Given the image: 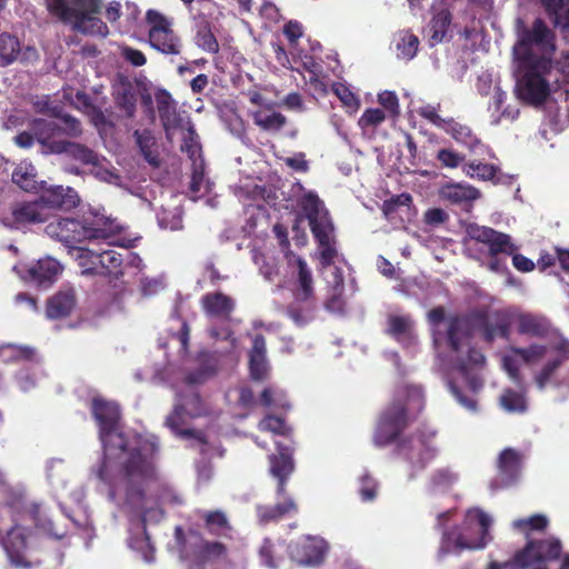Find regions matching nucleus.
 <instances>
[{
    "instance_id": "obj_27",
    "label": "nucleus",
    "mask_w": 569,
    "mask_h": 569,
    "mask_svg": "<svg viewBox=\"0 0 569 569\" xmlns=\"http://www.w3.org/2000/svg\"><path fill=\"white\" fill-rule=\"evenodd\" d=\"M250 375L253 380H263L269 372L266 357V341L262 336H256L249 353Z\"/></svg>"
},
{
    "instance_id": "obj_5",
    "label": "nucleus",
    "mask_w": 569,
    "mask_h": 569,
    "mask_svg": "<svg viewBox=\"0 0 569 569\" xmlns=\"http://www.w3.org/2000/svg\"><path fill=\"white\" fill-rule=\"evenodd\" d=\"M545 358H548L547 361L535 373V382L542 390L555 372L569 359L568 340L559 338L546 345L533 343L527 348H510L502 357V367L509 377L518 382L521 363L535 365Z\"/></svg>"
},
{
    "instance_id": "obj_9",
    "label": "nucleus",
    "mask_w": 569,
    "mask_h": 569,
    "mask_svg": "<svg viewBox=\"0 0 569 569\" xmlns=\"http://www.w3.org/2000/svg\"><path fill=\"white\" fill-rule=\"evenodd\" d=\"M100 0H47L49 11L79 32L106 37L107 24L97 17Z\"/></svg>"
},
{
    "instance_id": "obj_22",
    "label": "nucleus",
    "mask_w": 569,
    "mask_h": 569,
    "mask_svg": "<svg viewBox=\"0 0 569 569\" xmlns=\"http://www.w3.org/2000/svg\"><path fill=\"white\" fill-rule=\"evenodd\" d=\"M139 92V86L126 77L119 76L113 83L116 103L128 118H132L136 113Z\"/></svg>"
},
{
    "instance_id": "obj_54",
    "label": "nucleus",
    "mask_w": 569,
    "mask_h": 569,
    "mask_svg": "<svg viewBox=\"0 0 569 569\" xmlns=\"http://www.w3.org/2000/svg\"><path fill=\"white\" fill-rule=\"evenodd\" d=\"M196 41L200 48L208 52L216 53L219 50L218 41L207 24L199 27Z\"/></svg>"
},
{
    "instance_id": "obj_60",
    "label": "nucleus",
    "mask_w": 569,
    "mask_h": 569,
    "mask_svg": "<svg viewBox=\"0 0 569 569\" xmlns=\"http://www.w3.org/2000/svg\"><path fill=\"white\" fill-rule=\"evenodd\" d=\"M422 118L430 121L432 124L437 126L438 128L442 129L446 127L449 119H443L438 114V110L435 106L427 104L423 107H420L417 111Z\"/></svg>"
},
{
    "instance_id": "obj_34",
    "label": "nucleus",
    "mask_w": 569,
    "mask_h": 569,
    "mask_svg": "<svg viewBox=\"0 0 569 569\" xmlns=\"http://www.w3.org/2000/svg\"><path fill=\"white\" fill-rule=\"evenodd\" d=\"M443 130L470 151H476L478 147H481L480 140L472 133L471 129L453 119H449Z\"/></svg>"
},
{
    "instance_id": "obj_58",
    "label": "nucleus",
    "mask_w": 569,
    "mask_h": 569,
    "mask_svg": "<svg viewBox=\"0 0 569 569\" xmlns=\"http://www.w3.org/2000/svg\"><path fill=\"white\" fill-rule=\"evenodd\" d=\"M386 119V114L382 110L376 108V109H368L363 112V114L359 119V126L361 128L367 127H377L379 126L383 120Z\"/></svg>"
},
{
    "instance_id": "obj_52",
    "label": "nucleus",
    "mask_w": 569,
    "mask_h": 569,
    "mask_svg": "<svg viewBox=\"0 0 569 569\" xmlns=\"http://www.w3.org/2000/svg\"><path fill=\"white\" fill-rule=\"evenodd\" d=\"M29 513L31 520L36 523V526L42 529L48 536L53 537L56 539H60L63 537V533L53 531L51 520L42 513L40 506H32Z\"/></svg>"
},
{
    "instance_id": "obj_18",
    "label": "nucleus",
    "mask_w": 569,
    "mask_h": 569,
    "mask_svg": "<svg viewBox=\"0 0 569 569\" xmlns=\"http://www.w3.org/2000/svg\"><path fill=\"white\" fill-rule=\"evenodd\" d=\"M154 99L166 137L168 140H172L176 130L183 128V119L177 111V103L164 89L157 90Z\"/></svg>"
},
{
    "instance_id": "obj_3",
    "label": "nucleus",
    "mask_w": 569,
    "mask_h": 569,
    "mask_svg": "<svg viewBox=\"0 0 569 569\" xmlns=\"http://www.w3.org/2000/svg\"><path fill=\"white\" fill-rule=\"evenodd\" d=\"M448 342L455 353V363L447 371V383L457 401L467 410L476 411L477 401L465 395L459 383L463 382L473 393L482 387V379L478 371L485 362L483 355L470 347L469 322L466 319L455 318L448 325Z\"/></svg>"
},
{
    "instance_id": "obj_31",
    "label": "nucleus",
    "mask_w": 569,
    "mask_h": 569,
    "mask_svg": "<svg viewBox=\"0 0 569 569\" xmlns=\"http://www.w3.org/2000/svg\"><path fill=\"white\" fill-rule=\"evenodd\" d=\"M545 6L555 27L569 41V0H545Z\"/></svg>"
},
{
    "instance_id": "obj_40",
    "label": "nucleus",
    "mask_w": 569,
    "mask_h": 569,
    "mask_svg": "<svg viewBox=\"0 0 569 569\" xmlns=\"http://www.w3.org/2000/svg\"><path fill=\"white\" fill-rule=\"evenodd\" d=\"M177 330L170 333L166 343H161L162 348L177 349L179 356H184L189 343V328L184 320L176 319Z\"/></svg>"
},
{
    "instance_id": "obj_61",
    "label": "nucleus",
    "mask_w": 569,
    "mask_h": 569,
    "mask_svg": "<svg viewBox=\"0 0 569 569\" xmlns=\"http://www.w3.org/2000/svg\"><path fill=\"white\" fill-rule=\"evenodd\" d=\"M59 131H63L64 133L76 137L81 133L79 121L68 114L59 117Z\"/></svg>"
},
{
    "instance_id": "obj_48",
    "label": "nucleus",
    "mask_w": 569,
    "mask_h": 569,
    "mask_svg": "<svg viewBox=\"0 0 569 569\" xmlns=\"http://www.w3.org/2000/svg\"><path fill=\"white\" fill-rule=\"evenodd\" d=\"M436 159L440 167L457 169L466 163L465 156L451 148H442L437 151Z\"/></svg>"
},
{
    "instance_id": "obj_62",
    "label": "nucleus",
    "mask_w": 569,
    "mask_h": 569,
    "mask_svg": "<svg viewBox=\"0 0 569 569\" xmlns=\"http://www.w3.org/2000/svg\"><path fill=\"white\" fill-rule=\"evenodd\" d=\"M377 495V483L376 481L365 476L361 478V487H360V496L362 501H372Z\"/></svg>"
},
{
    "instance_id": "obj_35",
    "label": "nucleus",
    "mask_w": 569,
    "mask_h": 569,
    "mask_svg": "<svg viewBox=\"0 0 569 569\" xmlns=\"http://www.w3.org/2000/svg\"><path fill=\"white\" fill-rule=\"evenodd\" d=\"M252 118L254 123L266 131H278L286 123L284 116L269 108H261L253 111Z\"/></svg>"
},
{
    "instance_id": "obj_14",
    "label": "nucleus",
    "mask_w": 569,
    "mask_h": 569,
    "mask_svg": "<svg viewBox=\"0 0 569 569\" xmlns=\"http://www.w3.org/2000/svg\"><path fill=\"white\" fill-rule=\"evenodd\" d=\"M0 546L9 562L17 568H28L34 550V538L30 530L14 523L1 538Z\"/></svg>"
},
{
    "instance_id": "obj_12",
    "label": "nucleus",
    "mask_w": 569,
    "mask_h": 569,
    "mask_svg": "<svg viewBox=\"0 0 569 569\" xmlns=\"http://www.w3.org/2000/svg\"><path fill=\"white\" fill-rule=\"evenodd\" d=\"M50 152L52 153H66L71 159L81 162L89 167V173L92 174L99 181L119 187H127V179L119 174L111 162L96 153L93 150L86 146L73 143V142H53L50 146Z\"/></svg>"
},
{
    "instance_id": "obj_30",
    "label": "nucleus",
    "mask_w": 569,
    "mask_h": 569,
    "mask_svg": "<svg viewBox=\"0 0 569 569\" xmlns=\"http://www.w3.org/2000/svg\"><path fill=\"white\" fill-rule=\"evenodd\" d=\"M204 311L217 318H227L234 308L233 300L221 292L207 293L201 299Z\"/></svg>"
},
{
    "instance_id": "obj_64",
    "label": "nucleus",
    "mask_w": 569,
    "mask_h": 569,
    "mask_svg": "<svg viewBox=\"0 0 569 569\" xmlns=\"http://www.w3.org/2000/svg\"><path fill=\"white\" fill-rule=\"evenodd\" d=\"M379 103L389 110L390 112L397 114L399 112V103L398 98L392 91H385L378 96Z\"/></svg>"
},
{
    "instance_id": "obj_20",
    "label": "nucleus",
    "mask_w": 569,
    "mask_h": 569,
    "mask_svg": "<svg viewBox=\"0 0 569 569\" xmlns=\"http://www.w3.org/2000/svg\"><path fill=\"white\" fill-rule=\"evenodd\" d=\"M326 551V541L318 537H306L301 541L289 546V553L291 558L297 562L307 566L320 563Z\"/></svg>"
},
{
    "instance_id": "obj_47",
    "label": "nucleus",
    "mask_w": 569,
    "mask_h": 569,
    "mask_svg": "<svg viewBox=\"0 0 569 569\" xmlns=\"http://www.w3.org/2000/svg\"><path fill=\"white\" fill-rule=\"evenodd\" d=\"M70 253L76 258L79 266L83 269L82 273H92L97 271L98 266V252L82 248L72 247Z\"/></svg>"
},
{
    "instance_id": "obj_13",
    "label": "nucleus",
    "mask_w": 569,
    "mask_h": 569,
    "mask_svg": "<svg viewBox=\"0 0 569 569\" xmlns=\"http://www.w3.org/2000/svg\"><path fill=\"white\" fill-rule=\"evenodd\" d=\"M561 555V543L558 539L529 541L527 546L517 552L513 563L520 569H551L552 563ZM559 569H569V555L562 559Z\"/></svg>"
},
{
    "instance_id": "obj_41",
    "label": "nucleus",
    "mask_w": 569,
    "mask_h": 569,
    "mask_svg": "<svg viewBox=\"0 0 569 569\" xmlns=\"http://www.w3.org/2000/svg\"><path fill=\"white\" fill-rule=\"evenodd\" d=\"M507 96L500 88L495 87L489 110L491 111L492 123L497 124L502 118L513 120L518 114V110H509L502 108Z\"/></svg>"
},
{
    "instance_id": "obj_56",
    "label": "nucleus",
    "mask_w": 569,
    "mask_h": 569,
    "mask_svg": "<svg viewBox=\"0 0 569 569\" xmlns=\"http://www.w3.org/2000/svg\"><path fill=\"white\" fill-rule=\"evenodd\" d=\"M260 402L266 407H288L284 393L274 388H266L261 393Z\"/></svg>"
},
{
    "instance_id": "obj_59",
    "label": "nucleus",
    "mask_w": 569,
    "mask_h": 569,
    "mask_svg": "<svg viewBox=\"0 0 569 569\" xmlns=\"http://www.w3.org/2000/svg\"><path fill=\"white\" fill-rule=\"evenodd\" d=\"M164 288V281L162 277L149 278L141 277L140 278V289L144 296H152L158 293Z\"/></svg>"
},
{
    "instance_id": "obj_50",
    "label": "nucleus",
    "mask_w": 569,
    "mask_h": 569,
    "mask_svg": "<svg viewBox=\"0 0 569 569\" xmlns=\"http://www.w3.org/2000/svg\"><path fill=\"white\" fill-rule=\"evenodd\" d=\"M332 91L350 113H353L359 109V99L345 83H333Z\"/></svg>"
},
{
    "instance_id": "obj_51",
    "label": "nucleus",
    "mask_w": 569,
    "mask_h": 569,
    "mask_svg": "<svg viewBox=\"0 0 569 569\" xmlns=\"http://www.w3.org/2000/svg\"><path fill=\"white\" fill-rule=\"evenodd\" d=\"M34 351L27 347L4 345L0 347V358L7 362L10 360L31 359Z\"/></svg>"
},
{
    "instance_id": "obj_63",
    "label": "nucleus",
    "mask_w": 569,
    "mask_h": 569,
    "mask_svg": "<svg viewBox=\"0 0 569 569\" xmlns=\"http://www.w3.org/2000/svg\"><path fill=\"white\" fill-rule=\"evenodd\" d=\"M121 56L134 67H141L147 62L144 54L140 50L130 47H123L121 49Z\"/></svg>"
},
{
    "instance_id": "obj_36",
    "label": "nucleus",
    "mask_w": 569,
    "mask_h": 569,
    "mask_svg": "<svg viewBox=\"0 0 569 569\" xmlns=\"http://www.w3.org/2000/svg\"><path fill=\"white\" fill-rule=\"evenodd\" d=\"M30 130L34 136V139L43 147L48 146L50 150V146L53 142L50 140L58 134L59 132V123L56 120H47V119H34L31 123Z\"/></svg>"
},
{
    "instance_id": "obj_57",
    "label": "nucleus",
    "mask_w": 569,
    "mask_h": 569,
    "mask_svg": "<svg viewBox=\"0 0 569 569\" xmlns=\"http://www.w3.org/2000/svg\"><path fill=\"white\" fill-rule=\"evenodd\" d=\"M259 428L262 431H270L274 435H287L289 428L282 419L274 416H267L260 423Z\"/></svg>"
},
{
    "instance_id": "obj_46",
    "label": "nucleus",
    "mask_w": 569,
    "mask_h": 569,
    "mask_svg": "<svg viewBox=\"0 0 569 569\" xmlns=\"http://www.w3.org/2000/svg\"><path fill=\"white\" fill-rule=\"evenodd\" d=\"M458 477L449 469H439L431 476L427 490L429 493H437L447 490L457 481Z\"/></svg>"
},
{
    "instance_id": "obj_42",
    "label": "nucleus",
    "mask_w": 569,
    "mask_h": 569,
    "mask_svg": "<svg viewBox=\"0 0 569 569\" xmlns=\"http://www.w3.org/2000/svg\"><path fill=\"white\" fill-rule=\"evenodd\" d=\"M226 556V547L221 542L201 541L197 546L194 561L198 563L214 562L223 559Z\"/></svg>"
},
{
    "instance_id": "obj_1",
    "label": "nucleus",
    "mask_w": 569,
    "mask_h": 569,
    "mask_svg": "<svg viewBox=\"0 0 569 569\" xmlns=\"http://www.w3.org/2000/svg\"><path fill=\"white\" fill-rule=\"evenodd\" d=\"M92 413L99 426L103 458L91 472L103 485L108 500L128 517L129 547L141 553L146 562H151L154 548L146 523L162 518L161 509L151 497L158 479L153 461L157 438L149 433L121 431L120 412L114 402L94 398Z\"/></svg>"
},
{
    "instance_id": "obj_25",
    "label": "nucleus",
    "mask_w": 569,
    "mask_h": 569,
    "mask_svg": "<svg viewBox=\"0 0 569 569\" xmlns=\"http://www.w3.org/2000/svg\"><path fill=\"white\" fill-rule=\"evenodd\" d=\"M439 196L452 204L470 206L481 197V192L466 182H447L440 187Z\"/></svg>"
},
{
    "instance_id": "obj_2",
    "label": "nucleus",
    "mask_w": 569,
    "mask_h": 569,
    "mask_svg": "<svg viewBox=\"0 0 569 569\" xmlns=\"http://www.w3.org/2000/svg\"><path fill=\"white\" fill-rule=\"evenodd\" d=\"M299 207L306 214L313 237L318 242L320 254L321 272L330 288V296L325 302L327 310L331 312L343 311L342 299L343 274L337 264L340 257L336 248L333 226L323 207L322 201L312 191H306L298 201Z\"/></svg>"
},
{
    "instance_id": "obj_16",
    "label": "nucleus",
    "mask_w": 569,
    "mask_h": 569,
    "mask_svg": "<svg viewBox=\"0 0 569 569\" xmlns=\"http://www.w3.org/2000/svg\"><path fill=\"white\" fill-rule=\"evenodd\" d=\"M466 232L470 240L482 243L488 248V256H510L518 250L509 234L492 228L471 223L467 226Z\"/></svg>"
},
{
    "instance_id": "obj_6",
    "label": "nucleus",
    "mask_w": 569,
    "mask_h": 569,
    "mask_svg": "<svg viewBox=\"0 0 569 569\" xmlns=\"http://www.w3.org/2000/svg\"><path fill=\"white\" fill-rule=\"evenodd\" d=\"M119 230V223L104 217L103 214L84 216L81 220L62 218L47 224L46 233L62 242L70 249L74 243L83 240H110V243H117L123 247L131 246V241L111 240Z\"/></svg>"
},
{
    "instance_id": "obj_15",
    "label": "nucleus",
    "mask_w": 569,
    "mask_h": 569,
    "mask_svg": "<svg viewBox=\"0 0 569 569\" xmlns=\"http://www.w3.org/2000/svg\"><path fill=\"white\" fill-rule=\"evenodd\" d=\"M146 20L150 26L149 42L151 47L164 54H179L181 42L171 29V22L156 10H148Z\"/></svg>"
},
{
    "instance_id": "obj_49",
    "label": "nucleus",
    "mask_w": 569,
    "mask_h": 569,
    "mask_svg": "<svg viewBox=\"0 0 569 569\" xmlns=\"http://www.w3.org/2000/svg\"><path fill=\"white\" fill-rule=\"evenodd\" d=\"M500 405L508 412H523L526 410V399L523 395L512 390H506L501 395Z\"/></svg>"
},
{
    "instance_id": "obj_23",
    "label": "nucleus",
    "mask_w": 569,
    "mask_h": 569,
    "mask_svg": "<svg viewBox=\"0 0 569 569\" xmlns=\"http://www.w3.org/2000/svg\"><path fill=\"white\" fill-rule=\"evenodd\" d=\"M49 218L48 210L44 209L38 198L31 202H23L17 206L11 213V218L4 221L10 227H18L26 223H41Z\"/></svg>"
},
{
    "instance_id": "obj_29",
    "label": "nucleus",
    "mask_w": 569,
    "mask_h": 569,
    "mask_svg": "<svg viewBox=\"0 0 569 569\" xmlns=\"http://www.w3.org/2000/svg\"><path fill=\"white\" fill-rule=\"evenodd\" d=\"M76 306L73 290H62L51 297L47 303V317L58 319L70 315Z\"/></svg>"
},
{
    "instance_id": "obj_37",
    "label": "nucleus",
    "mask_w": 569,
    "mask_h": 569,
    "mask_svg": "<svg viewBox=\"0 0 569 569\" xmlns=\"http://www.w3.org/2000/svg\"><path fill=\"white\" fill-rule=\"evenodd\" d=\"M133 137L146 161L157 167L159 164V156L154 149L156 139L151 131L147 129L136 130Z\"/></svg>"
},
{
    "instance_id": "obj_39",
    "label": "nucleus",
    "mask_w": 569,
    "mask_h": 569,
    "mask_svg": "<svg viewBox=\"0 0 569 569\" xmlns=\"http://www.w3.org/2000/svg\"><path fill=\"white\" fill-rule=\"evenodd\" d=\"M397 57L402 60H411L418 51L419 39L408 30H402L396 36Z\"/></svg>"
},
{
    "instance_id": "obj_7",
    "label": "nucleus",
    "mask_w": 569,
    "mask_h": 569,
    "mask_svg": "<svg viewBox=\"0 0 569 569\" xmlns=\"http://www.w3.org/2000/svg\"><path fill=\"white\" fill-rule=\"evenodd\" d=\"M422 403L423 395L420 387H399L391 405L380 417L373 437L375 445L383 447L395 440L407 425V411H419Z\"/></svg>"
},
{
    "instance_id": "obj_26",
    "label": "nucleus",
    "mask_w": 569,
    "mask_h": 569,
    "mask_svg": "<svg viewBox=\"0 0 569 569\" xmlns=\"http://www.w3.org/2000/svg\"><path fill=\"white\" fill-rule=\"evenodd\" d=\"M462 172L470 179L492 181L495 184L507 183L509 180V177H505L497 166L478 159L467 161L462 166Z\"/></svg>"
},
{
    "instance_id": "obj_17",
    "label": "nucleus",
    "mask_w": 569,
    "mask_h": 569,
    "mask_svg": "<svg viewBox=\"0 0 569 569\" xmlns=\"http://www.w3.org/2000/svg\"><path fill=\"white\" fill-rule=\"evenodd\" d=\"M14 270H17L24 281L39 287H47L58 279L62 267L58 260L47 257L39 259L28 268L18 269V267H14Z\"/></svg>"
},
{
    "instance_id": "obj_55",
    "label": "nucleus",
    "mask_w": 569,
    "mask_h": 569,
    "mask_svg": "<svg viewBox=\"0 0 569 569\" xmlns=\"http://www.w3.org/2000/svg\"><path fill=\"white\" fill-rule=\"evenodd\" d=\"M187 130L188 137H184L181 150L188 153L189 158L192 159L193 163L200 162L202 161L200 154V146L197 140V137L194 136V131L189 122L187 123Z\"/></svg>"
},
{
    "instance_id": "obj_10",
    "label": "nucleus",
    "mask_w": 569,
    "mask_h": 569,
    "mask_svg": "<svg viewBox=\"0 0 569 569\" xmlns=\"http://www.w3.org/2000/svg\"><path fill=\"white\" fill-rule=\"evenodd\" d=\"M278 455H271L269 457L270 473L277 479V496L283 497V502L277 503L274 507H258V517L260 521L267 522L277 520L290 511H296L297 506L291 497L284 496V487L287 480L295 470V463L292 459V450L289 446L281 442H276Z\"/></svg>"
},
{
    "instance_id": "obj_4",
    "label": "nucleus",
    "mask_w": 569,
    "mask_h": 569,
    "mask_svg": "<svg viewBox=\"0 0 569 569\" xmlns=\"http://www.w3.org/2000/svg\"><path fill=\"white\" fill-rule=\"evenodd\" d=\"M202 366L199 370L188 375L184 380V391L178 392L173 412L168 416L166 426L177 436L183 438L194 437L200 446L206 440L201 432H196L187 427L188 419L200 417L208 412L207 405L194 391L193 386L203 383L217 369V362L212 355L201 353Z\"/></svg>"
},
{
    "instance_id": "obj_38",
    "label": "nucleus",
    "mask_w": 569,
    "mask_h": 569,
    "mask_svg": "<svg viewBox=\"0 0 569 569\" xmlns=\"http://www.w3.org/2000/svg\"><path fill=\"white\" fill-rule=\"evenodd\" d=\"M98 266L114 277L123 273L124 257L114 249H103L98 252Z\"/></svg>"
},
{
    "instance_id": "obj_43",
    "label": "nucleus",
    "mask_w": 569,
    "mask_h": 569,
    "mask_svg": "<svg viewBox=\"0 0 569 569\" xmlns=\"http://www.w3.org/2000/svg\"><path fill=\"white\" fill-rule=\"evenodd\" d=\"M206 529L217 536H229L231 527L227 519V516L222 511H206L202 513Z\"/></svg>"
},
{
    "instance_id": "obj_44",
    "label": "nucleus",
    "mask_w": 569,
    "mask_h": 569,
    "mask_svg": "<svg viewBox=\"0 0 569 569\" xmlns=\"http://www.w3.org/2000/svg\"><path fill=\"white\" fill-rule=\"evenodd\" d=\"M12 181L22 190H36V168L31 163L21 162L12 172Z\"/></svg>"
},
{
    "instance_id": "obj_45",
    "label": "nucleus",
    "mask_w": 569,
    "mask_h": 569,
    "mask_svg": "<svg viewBox=\"0 0 569 569\" xmlns=\"http://www.w3.org/2000/svg\"><path fill=\"white\" fill-rule=\"evenodd\" d=\"M20 53L18 39L9 33L0 34V67L11 64Z\"/></svg>"
},
{
    "instance_id": "obj_8",
    "label": "nucleus",
    "mask_w": 569,
    "mask_h": 569,
    "mask_svg": "<svg viewBox=\"0 0 569 569\" xmlns=\"http://www.w3.org/2000/svg\"><path fill=\"white\" fill-rule=\"evenodd\" d=\"M492 518L478 508L469 509L460 529L443 532L438 558L458 553L465 549H482L491 540L489 528Z\"/></svg>"
},
{
    "instance_id": "obj_32",
    "label": "nucleus",
    "mask_w": 569,
    "mask_h": 569,
    "mask_svg": "<svg viewBox=\"0 0 569 569\" xmlns=\"http://www.w3.org/2000/svg\"><path fill=\"white\" fill-rule=\"evenodd\" d=\"M389 333L395 337L400 343L410 347L416 341L413 333L412 321L407 316H391L389 318Z\"/></svg>"
},
{
    "instance_id": "obj_33",
    "label": "nucleus",
    "mask_w": 569,
    "mask_h": 569,
    "mask_svg": "<svg viewBox=\"0 0 569 569\" xmlns=\"http://www.w3.org/2000/svg\"><path fill=\"white\" fill-rule=\"evenodd\" d=\"M433 17L426 28L430 46H435L445 39L451 21V17L448 10L443 8L437 10L433 8Z\"/></svg>"
},
{
    "instance_id": "obj_24",
    "label": "nucleus",
    "mask_w": 569,
    "mask_h": 569,
    "mask_svg": "<svg viewBox=\"0 0 569 569\" xmlns=\"http://www.w3.org/2000/svg\"><path fill=\"white\" fill-rule=\"evenodd\" d=\"M520 335L531 338H547L552 332L549 320L535 313H515L512 317Z\"/></svg>"
},
{
    "instance_id": "obj_28",
    "label": "nucleus",
    "mask_w": 569,
    "mask_h": 569,
    "mask_svg": "<svg viewBox=\"0 0 569 569\" xmlns=\"http://www.w3.org/2000/svg\"><path fill=\"white\" fill-rule=\"evenodd\" d=\"M499 472L501 486L512 483L520 471L521 457L513 449H505L499 456Z\"/></svg>"
},
{
    "instance_id": "obj_21",
    "label": "nucleus",
    "mask_w": 569,
    "mask_h": 569,
    "mask_svg": "<svg viewBox=\"0 0 569 569\" xmlns=\"http://www.w3.org/2000/svg\"><path fill=\"white\" fill-rule=\"evenodd\" d=\"M44 209L48 210L49 217L53 210H70L79 202V196L74 189L70 187L52 186L44 188L39 197Z\"/></svg>"
},
{
    "instance_id": "obj_19",
    "label": "nucleus",
    "mask_w": 569,
    "mask_h": 569,
    "mask_svg": "<svg viewBox=\"0 0 569 569\" xmlns=\"http://www.w3.org/2000/svg\"><path fill=\"white\" fill-rule=\"evenodd\" d=\"M400 453L410 462L412 467L410 477L413 478L415 472L422 470L435 458L436 448L429 440L413 437L408 443L400 446Z\"/></svg>"
},
{
    "instance_id": "obj_53",
    "label": "nucleus",
    "mask_w": 569,
    "mask_h": 569,
    "mask_svg": "<svg viewBox=\"0 0 569 569\" xmlns=\"http://www.w3.org/2000/svg\"><path fill=\"white\" fill-rule=\"evenodd\" d=\"M548 526V519L543 515H535L529 518L517 519L512 522V527L519 531L542 530Z\"/></svg>"
},
{
    "instance_id": "obj_11",
    "label": "nucleus",
    "mask_w": 569,
    "mask_h": 569,
    "mask_svg": "<svg viewBox=\"0 0 569 569\" xmlns=\"http://www.w3.org/2000/svg\"><path fill=\"white\" fill-rule=\"evenodd\" d=\"M288 267L295 281V301L288 315L297 326H303L312 320L316 309L312 273L307 262L296 254L288 256Z\"/></svg>"
}]
</instances>
